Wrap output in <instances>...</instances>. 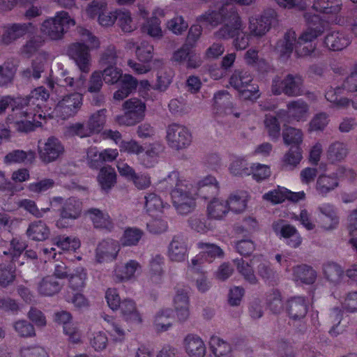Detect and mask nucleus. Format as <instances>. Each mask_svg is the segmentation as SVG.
<instances>
[{
	"label": "nucleus",
	"mask_w": 357,
	"mask_h": 357,
	"mask_svg": "<svg viewBox=\"0 0 357 357\" xmlns=\"http://www.w3.org/2000/svg\"><path fill=\"white\" fill-rule=\"evenodd\" d=\"M305 18L308 22V26L298 39L295 31L289 30L284 38L277 43L276 50L281 57L289 56L294 48L299 57L310 56L314 53L316 45L313 41L324 32V26L318 15L310 18L309 14H305Z\"/></svg>",
	"instance_id": "f257e3e1"
},
{
	"label": "nucleus",
	"mask_w": 357,
	"mask_h": 357,
	"mask_svg": "<svg viewBox=\"0 0 357 357\" xmlns=\"http://www.w3.org/2000/svg\"><path fill=\"white\" fill-rule=\"evenodd\" d=\"M85 84L86 78L84 75H81L75 80L67 71L61 73V77L57 79L56 83H49L50 87L56 93L62 92L65 87H69L70 89L77 91L62 96L58 100L54 109V114L56 116L66 119L77 114L82 105V92L85 90Z\"/></svg>",
	"instance_id": "f03ea898"
},
{
	"label": "nucleus",
	"mask_w": 357,
	"mask_h": 357,
	"mask_svg": "<svg viewBox=\"0 0 357 357\" xmlns=\"http://www.w3.org/2000/svg\"><path fill=\"white\" fill-rule=\"evenodd\" d=\"M165 181L169 184L176 182L171 192L172 203L176 211L181 215L192 212L196 206V188L188 180L179 178L178 174L176 172H172L165 178Z\"/></svg>",
	"instance_id": "7ed1b4c3"
},
{
	"label": "nucleus",
	"mask_w": 357,
	"mask_h": 357,
	"mask_svg": "<svg viewBox=\"0 0 357 357\" xmlns=\"http://www.w3.org/2000/svg\"><path fill=\"white\" fill-rule=\"evenodd\" d=\"M25 102L15 105L13 113L8 117V121L13 123L17 131L28 132L33 130L36 127L40 126L45 115L40 111H36L35 108L27 106V100Z\"/></svg>",
	"instance_id": "20e7f679"
},
{
	"label": "nucleus",
	"mask_w": 357,
	"mask_h": 357,
	"mask_svg": "<svg viewBox=\"0 0 357 357\" xmlns=\"http://www.w3.org/2000/svg\"><path fill=\"white\" fill-rule=\"evenodd\" d=\"M77 32L83 43H75L70 46V52L79 70L88 73L91 68V55L89 50L99 47L98 38L91 33L82 28L78 27Z\"/></svg>",
	"instance_id": "39448f33"
},
{
	"label": "nucleus",
	"mask_w": 357,
	"mask_h": 357,
	"mask_svg": "<svg viewBox=\"0 0 357 357\" xmlns=\"http://www.w3.org/2000/svg\"><path fill=\"white\" fill-rule=\"evenodd\" d=\"M223 20H228L217 33L218 38H233V45L236 50H245L249 45V37L244 30V25L236 11L230 8L229 13H223Z\"/></svg>",
	"instance_id": "423d86ee"
},
{
	"label": "nucleus",
	"mask_w": 357,
	"mask_h": 357,
	"mask_svg": "<svg viewBox=\"0 0 357 357\" xmlns=\"http://www.w3.org/2000/svg\"><path fill=\"white\" fill-rule=\"evenodd\" d=\"M252 77L248 72L236 70L229 79L230 85L238 93L244 100H255L259 97L257 86L251 84Z\"/></svg>",
	"instance_id": "0eeeda50"
},
{
	"label": "nucleus",
	"mask_w": 357,
	"mask_h": 357,
	"mask_svg": "<svg viewBox=\"0 0 357 357\" xmlns=\"http://www.w3.org/2000/svg\"><path fill=\"white\" fill-rule=\"evenodd\" d=\"M122 107L124 114L116 117L119 124L130 126L144 119L146 104L142 100L137 98H130L123 102Z\"/></svg>",
	"instance_id": "6e6552de"
},
{
	"label": "nucleus",
	"mask_w": 357,
	"mask_h": 357,
	"mask_svg": "<svg viewBox=\"0 0 357 357\" xmlns=\"http://www.w3.org/2000/svg\"><path fill=\"white\" fill-rule=\"evenodd\" d=\"M344 177L352 178L354 172L351 169L340 168L335 174L320 175L316 183L317 192L322 197L327 196L338 187L339 180Z\"/></svg>",
	"instance_id": "1a4fd4ad"
},
{
	"label": "nucleus",
	"mask_w": 357,
	"mask_h": 357,
	"mask_svg": "<svg viewBox=\"0 0 357 357\" xmlns=\"http://www.w3.org/2000/svg\"><path fill=\"white\" fill-rule=\"evenodd\" d=\"M225 8H222L218 12L213 10H208L204 14L200 15L197 18V22L199 24L193 25L190 27L188 41L189 43H195L202 34V26H216L222 21H223V13Z\"/></svg>",
	"instance_id": "9d476101"
},
{
	"label": "nucleus",
	"mask_w": 357,
	"mask_h": 357,
	"mask_svg": "<svg viewBox=\"0 0 357 357\" xmlns=\"http://www.w3.org/2000/svg\"><path fill=\"white\" fill-rule=\"evenodd\" d=\"M302 79L300 76L288 75L284 78L276 77L272 84V92L275 95L282 93L289 96L301 94Z\"/></svg>",
	"instance_id": "9b49d317"
},
{
	"label": "nucleus",
	"mask_w": 357,
	"mask_h": 357,
	"mask_svg": "<svg viewBox=\"0 0 357 357\" xmlns=\"http://www.w3.org/2000/svg\"><path fill=\"white\" fill-rule=\"evenodd\" d=\"M166 138L170 147L176 150H180L189 146L192 137L187 128L173 124L167 128Z\"/></svg>",
	"instance_id": "f8f14e48"
},
{
	"label": "nucleus",
	"mask_w": 357,
	"mask_h": 357,
	"mask_svg": "<svg viewBox=\"0 0 357 357\" xmlns=\"http://www.w3.org/2000/svg\"><path fill=\"white\" fill-rule=\"evenodd\" d=\"M287 111L281 110L278 113L280 120L287 123L305 121L308 117L309 107L301 100L289 102Z\"/></svg>",
	"instance_id": "ddd939ff"
},
{
	"label": "nucleus",
	"mask_w": 357,
	"mask_h": 357,
	"mask_svg": "<svg viewBox=\"0 0 357 357\" xmlns=\"http://www.w3.org/2000/svg\"><path fill=\"white\" fill-rule=\"evenodd\" d=\"M38 150L40 159L45 163H50L63 155L64 147L57 138L51 137L39 142Z\"/></svg>",
	"instance_id": "4468645a"
},
{
	"label": "nucleus",
	"mask_w": 357,
	"mask_h": 357,
	"mask_svg": "<svg viewBox=\"0 0 357 357\" xmlns=\"http://www.w3.org/2000/svg\"><path fill=\"white\" fill-rule=\"evenodd\" d=\"M277 15L274 10L266 12L264 15H256L249 18L250 35L261 37L269 30L271 24L276 19Z\"/></svg>",
	"instance_id": "2eb2a0df"
},
{
	"label": "nucleus",
	"mask_w": 357,
	"mask_h": 357,
	"mask_svg": "<svg viewBox=\"0 0 357 357\" xmlns=\"http://www.w3.org/2000/svg\"><path fill=\"white\" fill-rule=\"evenodd\" d=\"M105 122V111H99L93 114L89 121V128L81 123H75L69 128V132L80 137H84L93 132H99Z\"/></svg>",
	"instance_id": "dca6fc26"
},
{
	"label": "nucleus",
	"mask_w": 357,
	"mask_h": 357,
	"mask_svg": "<svg viewBox=\"0 0 357 357\" xmlns=\"http://www.w3.org/2000/svg\"><path fill=\"white\" fill-rule=\"evenodd\" d=\"M140 264L135 260H129L124 264L115 265L112 277L115 282H126L134 280L137 274L141 271Z\"/></svg>",
	"instance_id": "f3484780"
},
{
	"label": "nucleus",
	"mask_w": 357,
	"mask_h": 357,
	"mask_svg": "<svg viewBox=\"0 0 357 357\" xmlns=\"http://www.w3.org/2000/svg\"><path fill=\"white\" fill-rule=\"evenodd\" d=\"M317 209L319 213L318 226L324 231L335 229L339 225L340 218L335 206L324 203L319 206Z\"/></svg>",
	"instance_id": "a211bd4d"
},
{
	"label": "nucleus",
	"mask_w": 357,
	"mask_h": 357,
	"mask_svg": "<svg viewBox=\"0 0 357 357\" xmlns=\"http://www.w3.org/2000/svg\"><path fill=\"white\" fill-rule=\"evenodd\" d=\"M101 59L103 64L109 65L101 73L105 82L109 84L117 83L123 75L121 69L112 66L116 63L117 56L115 50L109 49L103 54Z\"/></svg>",
	"instance_id": "6ab92c4d"
},
{
	"label": "nucleus",
	"mask_w": 357,
	"mask_h": 357,
	"mask_svg": "<svg viewBox=\"0 0 357 357\" xmlns=\"http://www.w3.org/2000/svg\"><path fill=\"white\" fill-rule=\"evenodd\" d=\"M182 347L188 357H204L206 354V344L197 334H187L182 340Z\"/></svg>",
	"instance_id": "aec40b11"
},
{
	"label": "nucleus",
	"mask_w": 357,
	"mask_h": 357,
	"mask_svg": "<svg viewBox=\"0 0 357 357\" xmlns=\"http://www.w3.org/2000/svg\"><path fill=\"white\" fill-rule=\"evenodd\" d=\"M119 250L117 241L112 239L102 241L96 249L95 260L100 264L112 261L116 259Z\"/></svg>",
	"instance_id": "412c9836"
},
{
	"label": "nucleus",
	"mask_w": 357,
	"mask_h": 357,
	"mask_svg": "<svg viewBox=\"0 0 357 357\" xmlns=\"http://www.w3.org/2000/svg\"><path fill=\"white\" fill-rule=\"evenodd\" d=\"M198 248L201 251L191 261L193 267L200 265L204 260L211 262L215 258L223 255L222 249L213 243L200 242L198 243Z\"/></svg>",
	"instance_id": "4be33fe9"
},
{
	"label": "nucleus",
	"mask_w": 357,
	"mask_h": 357,
	"mask_svg": "<svg viewBox=\"0 0 357 357\" xmlns=\"http://www.w3.org/2000/svg\"><path fill=\"white\" fill-rule=\"evenodd\" d=\"M175 317L179 321H185L190 316L189 298L187 291L178 289L174 297Z\"/></svg>",
	"instance_id": "5701e85b"
},
{
	"label": "nucleus",
	"mask_w": 357,
	"mask_h": 357,
	"mask_svg": "<svg viewBox=\"0 0 357 357\" xmlns=\"http://www.w3.org/2000/svg\"><path fill=\"white\" fill-rule=\"evenodd\" d=\"M81 211L82 203L75 199H69L65 204L61 218L56 222V226L60 228L67 227L68 221L77 219L80 215Z\"/></svg>",
	"instance_id": "b1692460"
},
{
	"label": "nucleus",
	"mask_w": 357,
	"mask_h": 357,
	"mask_svg": "<svg viewBox=\"0 0 357 357\" xmlns=\"http://www.w3.org/2000/svg\"><path fill=\"white\" fill-rule=\"evenodd\" d=\"M165 15L163 10L156 9L152 15V17L147 19L142 26V31L150 37L160 39L163 36V31L161 27V21L158 17H163Z\"/></svg>",
	"instance_id": "393cba45"
},
{
	"label": "nucleus",
	"mask_w": 357,
	"mask_h": 357,
	"mask_svg": "<svg viewBox=\"0 0 357 357\" xmlns=\"http://www.w3.org/2000/svg\"><path fill=\"white\" fill-rule=\"evenodd\" d=\"M138 85L137 80L130 75L124 74L119 81V89L114 93V99L122 100L134 91Z\"/></svg>",
	"instance_id": "a878e982"
},
{
	"label": "nucleus",
	"mask_w": 357,
	"mask_h": 357,
	"mask_svg": "<svg viewBox=\"0 0 357 357\" xmlns=\"http://www.w3.org/2000/svg\"><path fill=\"white\" fill-rule=\"evenodd\" d=\"M95 228L110 230L113 227L112 220L107 213L98 208H90L86 213Z\"/></svg>",
	"instance_id": "bb28decb"
},
{
	"label": "nucleus",
	"mask_w": 357,
	"mask_h": 357,
	"mask_svg": "<svg viewBox=\"0 0 357 357\" xmlns=\"http://www.w3.org/2000/svg\"><path fill=\"white\" fill-rule=\"evenodd\" d=\"M286 310L291 319L295 320L302 319L307 311V302L301 296L291 298L287 302Z\"/></svg>",
	"instance_id": "cd10ccee"
},
{
	"label": "nucleus",
	"mask_w": 357,
	"mask_h": 357,
	"mask_svg": "<svg viewBox=\"0 0 357 357\" xmlns=\"http://www.w3.org/2000/svg\"><path fill=\"white\" fill-rule=\"evenodd\" d=\"M212 357H234L232 345L218 336H213L209 341Z\"/></svg>",
	"instance_id": "c85d7f7f"
},
{
	"label": "nucleus",
	"mask_w": 357,
	"mask_h": 357,
	"mask_svg": "<svg viewBox=\"0 0 357 357\" xmlns=\"http://www.w3.org/2000/svg\"><path fill=\"white\" fill-rule=\"evenodd\" d=\"M122 316L126 322L132 326L139 325L142 322V318L137 310L135 303L132 300H124L119 307Z\"/></svg>",
	"instance_id": "c756f323"
},
{
	"label": "nucleus",
	"mask_w": 357,
	"mask_h": 357,
	"mask_svg": "<svg viewBox=\"0 0 357 357\" xmlns=\"http://www.w3.org/2000/svg\"><path fill=\"white\" fill-rule=\"evenodd\" d=\"M350 43L349 37L344 32L331 31L324 38L325 45L331 50L340 51Z\"/></svg>",
	"instance_id": "7c9ffc66"
},
{
	"label": "nucleus",
	"mask_w": 357,
	"mask_h": 357,
	"mask_svg": "<svg viewBox=\"0 0 357 357\" xmlns=\"http://www.w3.org/2000/svg\"><path fill=\"white\" fill-rule=\"evenodd\" d=\"M248 201L249 195L246 192L231 194L227 200L229 211L236 214L244 213L247 209Z\"/></svg>",
	"instance_id": "2f4dec72"
},
{
	"label": "nucleus",
	"mask_w": 357,
	"mask_h": 357,
	"mask_svg": "<svg viewBox=\"0 0 357 357\" xmlns=\"http://www.w3.org/2000/svg\"><path fill=\"white\" fill-rule=\"evenodd\" d=\"M26 235L32 241H44L50 237V229L43 221L36 220L29 224Z\"/></svg>",
	"instance_id": "473e14b6"
},
{
	"label": "nucleus",
	"mask_w": 357,
	"mask_h": 357,
	"mask_svg": "<svg viewBox=\"0 0 357 357\" xmlns=\"http://www.w3.org/2000/svg\"><path fill=\"white\" fill-rule=\"evenodd\" d=\"M36 289L41 296H52L60 291L61 285L54 275H47L37 283Z\"/></svg>",
	"instance_id": "72a5a7b5"
},
{
	"label": "nucleus",
	"mask_w": 357,
	"mask_h": 357,
	"mask_svg": "<svg viewBox=\"0 0 357 357\" xmlns=\"http://www.w3.org/2000/svg\"><path fill=\"white\" fill-rule=\"evenodd\" d=\"M97 181L102 190H109L116 183V174L114 169L110 166L102 167L97 176Z\"/></svg>",
	"instance_id": "f704fd0d"
},
{
	"label": "nucleus",
	"mask_w": 357,
	"mask_h": 357,
	"mask_svg": "<svg viewBox=\"0 0 357 357\" xmlns=\"http://www.w3.org/2000/svg\"><path fill=\"white\" fill-rule=\"evenodd\" d=\"M168 256L172 261H184L188 257V248L185 242L182 239L174 238L169 246Z\"/></svg>",
	"instance_id": "c9c22d12"
},
{
	"label": "nucleus",
	"mask_w": 357,
	"mask_h": 357,
	"mask_svg": "<svg viewBox=\"0 0 357 357\" xmlns=\"http://www.w3.org/2000/svg\"><path fill=\"white\" fill-rule=\"evenodd\" d=\"M228 212L227 201L222 199L215 198L207 206V214L213 219L221 220L226 216Z\"/></svg>",
	"instance_id": "e433bc0d"
},
{
	"label": "nucleus",
	"mask_w": 357,
	"mask_h": 357,
	"mask_svg": "<svg viewBox=\"0 0 357 357\" xmlns=\"http://www.w3.org/2000/svg\"><path fill=\"white\" fill-rule=\"evenodd\" d=\"M174 315L169 308L160 310L155 314L153 321L155 329L158 332H164L169 330L172 325V319Z\"/></svg>",
	"instance_id": "4c0bfd02"
},
{
	"label": "nucleus",
	"mask_w": 357,
	"mask_h": 357,
	"mask_svg": "<svg viewBox=\"0 0 357 357\" xmlns=\"http://www.w3.org/2000/svg\"><path fill=\"white\" fill-rule=\"evenodd\" d=\"M293 278L296 282L312 284L317 278L316 271L307 265H299L293 269Z\"/></svg>",
	"instance_id": "58836bf2"
},
{
	"label": "nucleus",
	"mask_w": 357,
	"mask_h": 357,
	"mask_svg": "<svg viewBox=\"0 0 357 357\" xmlns=\"http://www.w3.org/2000/svg\"><path fill=\"white\" fill-rule=\"evenodd\" d=\"M117 25L125 33H131L138 27L137 20L128 10L117 11Z\"/></svg>",
	"instance_id": "ea45409f"
},
{
	"label": "nucleus",
	"mask_w": 357,
	"mask_h": 357,
	"mask_svg": "<svg viewBox=\"0 0 357 357\" xmlns=\"http://www.w3.org/2000/svg\"><path fill=\"white\" fill-rule=\"evenodd\" d=\"M312 8L321 13L337 14L342 8V3L337 0H315Z\"/></svg>",
	"instance_id": "a19ab883"
},
{
	"label": "nucleus",
	"mask_w": 357,
	"mask_h": 357,
	"mask_svg": "<svg viewBox=\"0 0 357 357\" xmlns=\"http://www.w3.org/2000/svg\"><path fill=\"white\" fill-rule=\"evenodd\" d=\"M34 159L35 152L33 151L14 150L4 157V162L6 164L28 163L32 162Z\"/></svg>",
	"instance_id": "79ce46f5"
},
{
	"label": "nucleus",
	"mask_w": 357,
	"mask_h": 357,
	"mask_svg": "<svg viewBox=\"0 0 357 357\" xmlns=\"http://www.w3.org/2000/svg\"><path fill=\"white\" fill-rule=\"evenodd\" d=\"M43 35L50 40H59L63 36L62 29L51 17L44 21L40 26Z\"/></svg>",
	"instance_id": "37998d69"
},
{
	"label": "nucleus",
	"mask_w": 357,
	"mask_h": 357,
	"mask_svg": "<svg viewBox=\"0 0 357 357\" xmlns=\"http://www.w3.org/2000/svg\"><path fill=\"white\" fill-rule=\"evenodd\" d=\"M48 98V92L45 88L40 86L33 90L29 96L22 98V99L27 100V106L29 107L33 108V107L36 106L38 109L37 111H40L41 107Z\"/></svg>",
	"instance_id": "c03bdc74"
},
{
	"label": "nucleus",
	"mask_w": 357,
	"mask_h": 357,
	"mask_svg": "<svg viewBox=\"0 0 357 357\" xmlns=\"http://www.w3.org/2000/svg\"><path fill=\"white\" fill-rule=\"evenodd\" d=\"M282 138L286 145H294L300 147L303 141V132L301 129L287 126L282 132Z\"/></svg>",
	"instance_id": "a18cd8bd"
},
{
	"label": "nucleus",
	"mask_w": 357,
	"mask_h": 357,
	"mask_svg": "<svg viewBox=\"0 0 357 357\" xmlns=\"http://www.w3.org/2000/svg\"><path fill=\"white\" fill-rule=\"evenodd\" d=\"M28 30V25L26 24H12L4 28V32L2 37V41L5 44H8L15 39L22 36Z\"/></svg>",
	"instance_id": "49530a36"
},
{
	"label": "nucleus",
	"mask_w": 357,
	"mask_h": 357,
	"mask_svg": "<svg viewBox=\"0 0 357 357\" xmlns=\"http://www.w3.org/2000/svg\"><path fill=\"white\" fill-rule=\"evenodd\" d=\"M90 346L98 352L106 349L109 344V338L107 334L101 331L92 332L89 337Z\"/></svg>",
	"instance_id": "de8ad7c7"
},
{
	"label": "nucleus",
	"mask_w": 357,
	"mask_h": 357,
	"mask_svg": "<svg viewBox=\"0 0 357 357\" xmlns=\"http://www.w3.org/2000/svg\"><path fill=\"white\" fill-rule=\"evenodd\" d=\"M252 266H257L259 275L265 281H271L275 275V273L266 261H262L261 257H254L251 260Z\"/></svg>",
	"instance_id": "09e8293b"
},
{
	"label": "nucleus",
	"mask_w": 357,
	"mask_h": 357,
	"mask_svg": "<svg viewBox=\"0 0 357 357\" xmlns=\"http://www.w3.org/2000/svg\"><path fill=\"white\" fill-rule=\"evenodd\" d=\"M145 206L150 215L154 216L162 212L165 205L162 199L157 195L153 193L149 194L145 197Z\"/></svg>",
	"instance_id": "8fccbe9b"
},
{
	"label": "nucleus",
	"mask_w": 357,
	"mask_h": 357,
	"mask_svg": "<svg viewBox=\"0 0 357 357\" xmlns=\"http://www.w3.org/2000/svg\"><path fill=\"white\" fill-rule=\"evenodd\" d=\"M344 91H346L344 88L331 89L326 91V98L338 107H347L349 105L350 101L340 96V93H342Z\"/></svg>",
	"instance_id": "3c124183"
},
{
	"label": "nucleus",
	"mask_w": 357,
	"mask_h": 357,
	"mask_svg": "<svg viewBox=\"0 0 357 357\" xmlns=\"http://www.w3.org/2000/svg\"><path fill=\"white\" fill-rule=\"evenodd\" d=\"M272 228L277 236L280 238H283L286 241L297 231L295 227L286 224L282 220L274 222L272 225Z\"/></svg>",
	"instance_id": "603ef678"
},
{
	"label": "nucleus",
	"mask_w": 357,
	"mask_h": 357,
	"mask_svg": "<svg viewBox=\"0 0 357 357\" xmlns=\"http://www.w3.org/2000/svg\"><path fill=\"white\" fill-rule=\"evenodd\" d=\"M87 278L86 271L83 268H79L70 275L68 282L69 287L73 290H79L85 285Z\"/></svg>",
	"instance_id": "864d4df0"
},
{
	"label": "nucleus",
	"mask_w": 357,
	"mask_h": 357,
	"mask_svg": "<svg viewBox=\"0 0 357 357\" xmlns=\"http://www.w3.org/2000/svg\"><path fill=\"white\" fill-rule=\"evenodd\" d=\"M325 277L332 282H339L342 275L343 270L340 265L333 262H328L324 266Z\"/></svg>",
	"instance_id": "5fc2aeb1"
},
{
	"label": "nucleus",
	"mask_w": 357,
	"mask_h": 357,
	"mask_svg": "<svg viewBox=\"0 0 357 357\" xmlns=\"http://www.w3.org/2000/svg\"><path fill=\"white\" fill-rule=\"evenodd\" d=\"M54 241V244L63 251H75L80 247V241L75 237L59 236Z\"/></svg>",
	"instance_id": "6e6d98bb"
},
{
	"label": "nucleus",
	"mask_w": 357,
	"mask_h": 357,
	"mask_svg": "<svg viewBox=\"0 0 357 357\" xmlns=\"http://www.w3.org/2000/svg\"><path fill=\"white\" fill-rule=\"evenodd\" d=\"M142 236V231L137 228H127L121 238V244L124 246L135 245Z\"/></svg>",
	"instance_id": "4d7b16f0"
},
{
	"label": "nucleus",
	"mask_w": 357,
	"mask_h": 357,
	"mask_svg": "<svg viewBox=\"0 0 357 357\" xmlns=\"http://www.w3.org/2000/svg\"><path fill=\"white\" fill-rule=\"evenodd\" d=\"M347 154L346 146L342 143L335 142L329 147L327 156L330 161L335 162L344 159Z\"/></svg>",
	"instance_id": "13d9d810"
},
{
	"label": "nucleus",
	"mask_w": 357,
	"mask_h": 357,
	"mask_svg": "<svg viewBox=\"0 0 357 357\" xmlns=\"http://www.w3.org/2000/svg\"><path fill=\"white\" fill-rule=\"evenodd\" d=\"M20 357H50L47 350L38 344L24 346L20 349Z\"/></svg>",
	"instance_id": "bf43d9fd"
},
{
	"label": "nucleus",
	"mask_w": 357,
	"mask_h": 357,
	"mask_svg": "<svg viewBox=\"0 0 357 357\" xmlns=\"http://www.w3.org/2000/svg\"><path fill=\"white\" fill-rule=\"evenodd\" d=\"M136 56L143 63H149L153 56V47L146 41H142L136 47Z\"/></svg>",
	"instance_id": "052dcab7"
},
{
	"label": "nucleus",
	"mask_w": 357,
	"mask_h": 357,
	"mask_svg": "<svg viewBox=\"0 0 357 357\" xmlns=\"http://www.w3.org/2000/svg\"><path fill=\"white\" fill-rule=\"evenodd\" d=\"M278 116L268 114L264 120L265 128L269 136L273 139H277L280 134V126L278 123Z\"/></svg>",
	"instance_id": "680f3d73"
},
{
	"label": "nucleus",
	"mask_w": 357,
	"mask_h": 357,
	"mask_svg": "<svg viewBox=\"0 0 357 357\" xmlns=\"http://www.w3.org/2000/svg\"><path fill=\"white\" fill-rule=\"evenodd\" d=\"M229 170L234 176L250 175L251 171L246 161L243 158H235L231 162Z\"/></svg>",
	"instance_id": "e2e57ef3"
},
{
	"label": "nucleus",
	"mask_w": 357,
	"mask_h": 357,
	"mask_svg": "<svg viewBox=\"0 0 357 357\" xmlns=\"http://www.w3.org/2000/svg\"><path fill=\"white\" fill-rule=\"evenodd\" d=\"M290 218L299 221L301 225L308 231L313 230L316 227V222L312 214L306 209L301 210L298 215L292 214Z\"/></svg>",
	"instance_id": "0e129e2a"
},
{
	"label": "nucleus",
	"mask_w": 357,
	"mask_h": 357,
	"mask_svg": "<svg viewBox=\"0 0 357 357\" xmlns=\"http://www.w3.org/2000/svg\"><path fill=\"white\" fill-rule=\"evenodd\" d=\"M52 18L62 29L63 34L70 27L75 25V20L66 11L57 12L54 17Z\"/></svg>",
	"instance_id": "69168bd1"
},
{
	"label": "nucleus",
	"mask_w": 357,
	"mask_h": 357,
	"mask_svg": "<svg viewBox=\"0 0 357 357\" xmlns=\"http://www.w3.org/2000/svg\"><path fill=\"white\" fill-rule=\"evenodd\" d=\"M119 146L121 152L128 154L139 155L144 151V147L134 139L121 141Z\"/></svg>",
	"instance_id": "338daca9"
},
{
	"label": "nucleus",
	"mask_w": 357,
	"mask_h": 357,
	"mask_svg": "<svg viewBox=\"0 0 357 357\" xmlns=\"http://www.w3.org/2000/svg\"><path fill=\"white\" fill-rule=\"evenodd\" d=\"M302 150L300 147H296L294 149H290L284 155L283 164L284 166L294 167L302 160Z\"/></svg>",
	"instance_id": "774afa93"
}]
</instances>
